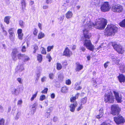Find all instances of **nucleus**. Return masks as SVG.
Returning <instances> with one entry per match:
<instances>
[{
  "instance_id": "nucleus-26",
  "label": "nucleus",
  "mask_w": 125,
  "mask_h": 125,
  "mask_svg": "<svg viewBox=\"0 0 125 125\" xmlns=\"http://www.w3.org/2000/svg\"><path fill=\"white\" fill-rule=\"evenodd\" d=\"M87 98L86 97L82 99L81 102V105H84L86 103L87 101Z\"/></svg>"
},
{
  "instance_id": "nucleus-57",
  "label": "nucleus",
  "mask_w": 125,
  "mask_h": 125,
  "mask_svg": "<svg viewBox=\"0 0 125 125\" xmlns=\"http://www.w3.org/2000/svg\"><path fill=\"white\" fill-rule=\"evenodd\" d=\"M17 80L21 84L22 83V80L21 78H19L17 79Z\"/></svg>"
},
{
  "instance_id": "nucleus-56",
  "label": "nucleus",
  "mask_w": 125,
  "mask_h": 125,
  "mask_svg": "<svg viewBox=\"0 0 125 125\" xmlns=\"http://www.w3.org/2000/svg\"><path fill=\"white\" fill-rule=\"evenodd\" d=\"M46 77H43L41 79V81L42 82H45L46 80Z\"/></svg>"
},
{
  "instance_id": "nucleus-61",
  "label": "nucleus",
  "mask_w": 125,
  "mask_h": 125,
  "mask_svg": "<svg viewBox=\"0 0 125 125\" xmlns=\"http://www.w3.org/2000/svg\"><path fill=\"white\" fill-rule=\"evenodd\" d=\"M80 50L83 52H84L85 50V48L84 47H81L80 48Z\"/></svg>"
},
{
  "instance_id": "nucleus-34",
  "label": "nucleus",
  "mask_w": 125,
  "mask_h": 125,
  "mask_svg": "<svg viewBox=\"0 0 125 125\" xmlns=\"http://www.w3.org/2000/svg\"><path fill=\"white\" fill-rule=\"evenodd\" d=\"M54 47L53 46H48L47 48V51L49 52H50L51 50Z\"/></svg>"
},
{
  "instance_id": "nucleus-52",
  "label": "nucleus",
  "mask_w": 125,
  "mask_h": 125,
  "mask_svg": "<svg viewBox=\"0 0 125 125\" xmlns=\"http://www.w3.org/2000/svg\"><path fill=\"white\" fill-rule=\"evenodd\" d=\"M38 32V31L37 30L36 28H35L33 32V34L35 35H36Z\"/></svg>"
},
{
  "instance_id": "nucleus-40",
  "label": "nucleus",
  "mask_w": 125,
  "mask_h": 125,
  "mask_svg": "<svg viewBox=\"0 0 125 125\" xmlns=\"http://www.w3.org/2000/svg\"><path fill=\"white\" fill-rule=\"evenodd\" d=\"M37 104L36 103H35L33 104L32 105V108L33 109V111L34 112L36 109V106H37Z\"/></svg>"
},
{
  "instance_id": "nucleus-13",
  "label": "nucleus",
  "mask_w": 125,
  "mask_h": 125,
  "mask_svg": "<svg viewBox=\"0 0 125 125\" xmlns=\"http://www.w3.org/2000/svg\"><path fill=\"white\" fill-rule=\"evenodd\" d=\"M77 103L76 102L75 103L71 104L69 106L70 111L72 112H74L75 107L77 106Z\"/></svg>"
},
{
  "instance_id": "nucleus-16",
  "label": "nucleus",
  "mask_w": 125,
  "mask_h": 125,
  "mask_svg": "<svg viewBox=\"0 0 125 125\" xmlns=\"http://www.w3.org/2000/svg\"><path fill=\"white\" fill-rule=\"evenodd\" d=\"M24 69L23 65L22 64H19L17 66L16 70L19 72H21Z\"/></svg>"
},
{
  "instance_id": "nucleus-8",
  "label": "nucleus",
  "mask_w": 125,
  "mask_h": 125,
  "mask_svg": "<svg viewBox=\"0 0 125 125\" xmlns=\"http://www.w3.org/2000/svg\"><path fill=\"white\" fill-rule=\"evenodd\" d=\"M111 8V6L108 2H104L101 4L100 9L102 11L105 12L109 11Z\"/></svg>"
},
{
  "instance_id": "nucleus-58",
  "label": "nucleus",
  "mask_w": 125,
  "mask_h": 125,
  "mask_svg": "<svg viewBox=\"0 0 125 125\" xmlns=\"http://www.w3.org/2000/svg\"><path fill=\"white\" fill-rule=\"evenodd\" d=\"M101 125H111L110 124L107 123L105 122H103Z\"/></svg>"
},
{
  "instance_id": "nucleus-28",
  "label": "nucleus",
  "mask_w": 125,
  "mask_h": 125,
  "mask_svg": "<svg viewBox=\"0 0 125 125\" xmlns=\"http://www.w3.org/2000/svg\"><path fill=\"white\" fill-rule=\"evenodd\" d=\"M119 25L122 27H125V19L120 22Z\"/></svg>"
},
{
  "instance_id": "nucleus-46",
  "label": "nucleus",
  "mask_w": 125,
  "mask_h": 125,
  "mask_svg": "<svg viewBox=\"0 0 125 125\" xmlns=\"http://www.w3.org/2000/svg\"><path fill=\"white\" fill-rule=\"evenodd\" d=\"M66 84L68 85H70L71 83V82L70 80L69 79H68L66 80L65 82Z\"/></svg>"
},
{
  "instance_id": "nucleus-36",
  "label": "nucleus",
  "mask_w": 125,
  "mask_h": 125,
  "mask_svg": "<svg viewBox=\"0 0 125 125\" xmlns=\"http://www.w3.org/2000/svg\"><path fill=\"white\" fill-rule=\"evenodd\" d=\"M42 51L41 53L44 54H46V53L45 49L43 47H41Z\"/></svg>"
},
{
  "instance_id": "nucleus-35",
  "label": "nucleus",
  "mask_w": 125,
  "mask_h": 125,
  "mask_svg": "<svg viewBox=\"0 0 125 125\" xmlns=\"http://www.w3.org/2000/svg\"><path fill=\"white\" fill-rule=\"evenodd\" d=\"M38 92H36L35 94H34L32 95V97L31 98V101H33L34 100V99L37 96Z\"/></svg>"
},
{
  "instance_id": "nucleus-59",
  "label": "nucleus",
  "mask_w": 125,
  "mask_h": 125,
  "mask_svg": "<svg viewBox=\"0 0 125 125\" xmlns=\"http://www.w3.org/2000/svg\"><path fill=\"white\" fill-rule=\"evenodd\" d=\"M109 63V62H107L105 63L104 64V66L105 68H106L108 65V64Z\"/></svg>"
},
{
  "instance_id": "nucleus-18",
  "label": "nucleus",
  "mask_w": 125,
  "mask_h": 125,
  "mask_svg": "<svg viewBox=\"0 0 125 125\" xmlns=\"http://www.w3.org/2000/svg\"><path fill=\"white\" fill-rule=\"evenodd\" d=\"M99 115H97L96 116V118H97L99 119L102 117L103 114V110L102 108H101L99 110Z\"/></svg>"
},
{
  "instance_id": "nucleus-1",
  "label": "nucleus",
  "mask_w": 125,
  "mask_h": 125,
  "mask_svg": "<svg viewBox=\"0 0 125 125\" xmlns=\"http://www.w3.org/2000/svg\"><path fill=\"white\" fill-rule=\"evenodd\" d=\"M107 23V21L106 19L100 18L96 20L95 24L91 21L87 22L84 26V29L89 31L90 28L93 27L97 29L103 30L104 28Z\"/></svg>"
},
{
  "instance_id": "nucleus-62",
  "label": "nucleus",
  "mask_w": 125,
  "mask_h": 125,
  "mask_svg": "<svg viewBox=\"0 0 125 125\" xmlns=\"http://www.w3.org/2000/svg\"><path fill=\"white\" fill-rule=\"evenodd\" d=\"M83 108V107L82 105H81L77 109V110L78 111H79L80 110L82 109Z\"/></svg>"
},
{
  "instance_id": "nucleus-41",
  "label": "nucleus",
  "mask_w": 125,
  "mask_h": 125,
  "mask_svg": "<svg viewBox=\"0 0 125 125\" xmlns=\"http://www.w3.org/2000/svg\"><path fill=\"white\" fill-rule=\"evenodd\" d=\"M20 114L21 113L20 112H18L17 113V114L16 116L15 117V119L16 120H18L19 119V116L20 115Z\"/></svg>"
},
{
  "instance_id": "nucleus-2",
  "label": "nucleus",
  "mask_w": 125,
  "mask_h": 125,
  "mask_svg": "<svg viewBox=\"0 0 125 125\" xmlns=\"http://www.w3.org/2000/svg\"><path fill=\"white\" fill-rule=\"evenodd\" d=\"M83 45L88 49L93 51L94 49V46L92 44L89 38L91 36V34L89 33V30L84 29L83 31Z\"/></svg>"
},
{
  "instance_id": "nucleus-10",
  "label": "nucleus",
  "mask_w": 125,
  "mask_h": 125,
  "mask_svg": "<svg viewBox=\"0 0 125 125\" xmlns=\"http://www.w3.org/2000/svg\"><path fill=\"white\" fill-rule=\"evenodd\" d=\"M114 49L119 54H122L124 52V50L120 45L112 44Z\"/></svg>"
},
{
  "instance_id": "nucleus-30",
  "label": "nucleus",
  "mask_w": 125,
  "mask_h": 125,
  "mask_svg": "<svg viewBox=\"0 0 125 125\" xmlns=\"http://www.w3.org/2000/svg\"><path fill=\"white\" fill-rule=\"evenodd\" d=\"M62 68V66L61 64L59 63H57L56 68L58 70H60Z\"/></svg>"
},
{
  "instance_id": "nucleus-55",
  "label": "nucleus",
  "mask_w": 125,
  "mask_h": 125,
  "mask_svg": "<svg viewBox=\"0 0 125 125\" xmlns=\"http://www.w3.org/2000/svg\"><path fill=\"white\" fill-rule=\"evenodd\" d=\"M52 2V0H46V2L47 4L51 3Z\"/></svg>"
},
{
  "instance_id": "nucleus-22",
  "label": "nucleus",
  "mask_w": 125,
  "mask_h": 125,
  "mask_svg": "<svg viewBox=\"0 0 125 125\" xmlns=\"http://www.w3.org/2000/svg\"><path fill=\"white\" fill-rule=\"evenodd\" d=\"M83 67V66L81 65L78 64H77L76 68V70L77 71H79L82 70Z\"/></svg>"
},
{
  "instance_id": "nucleus-43",
  "label": "nucleus",
  "mask_w": 125,
  "mask_h": 125,
  "mask_svg": "<svg viewBox=\"0 0 125 125\" xmlns=\"http://www.w3.org/2000/svg\"><path fill=\"white\" fill-rule=\"evenodd\" d=\"M54 76V74L53 73H50L49 74V77L51 79H53Z\"/></svg>"
},
{
  "instance_id": "nucleus-17",
  "label": "nucleus",
  "mask_w": 125,
  "mask_h": 125,
  "mask_svg": "<svg viewBox=\"0 0 125 125\" xmlns=\"http://www.w3.org/2000/svg\"><path fill=\"white\" fill-rule=\"evenodd\" d=\"M111 58L114 62H115L117 64H119L120 60L116 56H113Z\"/></svg>"
},
{
  "instance_id": "nucleus-24",
  "label": "nucleus",
  "mask_w": 125,
  "mask_h": 125,
  "mask_svg": "<svg viewBox=\"0 0 125 125\" xmlns=\"http://www.w3.org/2000/svg\"><path fill=\"white\" fill-rule=\"evenodd\" d=\"M68 90V88L67 87L64 86L61 88V91L63 93H66L67 92Z\"/></svg>"
},
{
  "instance_id": "nucleus-9",
  "label": "nucleus",
  "mask_w": 125,
  "mask_h": 125,
  "mask_svg": "<svg viewBox=\"0 0 125 125\" xmlns=\"http://www.w3.org/2000/svg\"><path fill=\"white\" fill-rule=\"evenodd\" d=\"M114 120L115 123L118 125L124 123L125 122L124 118L120 115H118L117 117H114Z\"/></svg>"
},
{
  "instance_id": "nucleus-4",
  "label": "nucleus",
  "mask_w": 125,
  "mask_h": 125,
  "mask_svg": "<svg viewBox=\"0 0 125 125\" xmlns=\"http://www.w3.org/2000/svg\"><path fill=\"white\" fill-rule=\"evenodd\" d=\"M117 30V28L114 25H108L105 29L104 35L107 36L114 35Z\"/></svg>"
},
{
  "instance_id": "nucleus-48",
  "label": "nucleus",
  "mask_w": 125,
  "mask_h": 125,
  "mask_svg": "<svg viewBox=\"0 0 125 125\" xmlns=\"http://www.w3.org/2000/svg\"><path fill=\"white\" fill-rule=\"evenodd\" d=\"M2 32L3 33V35L5 36H6L7 33L6 31L4 29V28L2 27Z\"/></svg>"
},
{
  "instance_id": "nucleus-33",
  "label": "nucleus",
  "mask_w": 125,
  "mask_h": 125,
  "mask_svg": "<svg viewBox=\"0 0 125 125\" xmlns=\"http://www.w3.org/2000/svg\"><path fill=\"white\" fill-rule=\"evenodd\" d=\"M100 0H95L94 1V5L96 6H98L100 3Z\"/></svg>"
},
{
  "instance_id": "nucleus-49",
  "label": "nucleus",
  "mask_w": 125,
  "mask_h": 125,
  "mask_svg": "<svg viewBox=\"0 0 125 125\" xmlns=\"http://www.w3.org/2000/svg\"><path fill=\"white\" fill-rule=\"evenodd\" d=\"M22 33V30L21 29H19L17 30V34H23Z\"/></svg>"
},
{
  "instance_id": "nucleus-7",
  "label": "nucleus",
  "mask_w": 125,
  "mask_h": 125,
  "mask_svg": "<svg viewBox=\"0 0 125 125\" xmlns=\"http://www.w3.org/2000/svg\"><path fill=\"white\" fill-rule=\"evenodd\" d=\"M111 114L114 115H118L120 111V109L118 106L116 104H113L111 106Z\"/></svg>"
},
{
  "instance_id": "nucleus-47",
  "label": "nucleus",
  "mask_w": 125,
  "mask_h": 125,
  "mask_svg": "<svg viewBox=\"0 0 125 125\" xmlns=\"http://www.w3.org/2000/svg\"><path fill=\"white\" fill-rule=\"evenodd\" d=\"M48 90V89L47 88H46L42 92V93L43 94H46Z\"/></svg>"
},
{
  "instance_id": "nucleus-42",
  "label": "nucleus",
  "mask_w": 125,
  "mask_h": 125,
  "mask_svg": "<svg viewBox=\"0 0 125 125\" xmlns=\"http://www.w3.org/2000/svg\"><path fill=\"white\" fill-rule=\"evenodd\" d=\"M125 68V65H121L120 66V69L121 70L124 71Z\"/></svg>"
},
{
  "instance_id": "nucleus-31",
  "label": "nucleus",
  "mask_w": 125,
  "mask_h": 125,
  "mask_svg": "<svg viewBox=\"0 0 125 125\" xmlns=\"http://www.w3.org/2000/svg\"><path fill=\"white\" fill-rule=\"evenodd\" d=\"M76 99L74 96L70 98V101L72 103H75V102L77 103L76 101Z\"/></svg>"
},
{
  "instance_id": "nucleus-6",
  "label": "nucleus",
  "mask_w": 125,
  "mask_h": 125,
  "mask_svg": "<svg viewBox=\"0 0 125 125\" xmlns=\"http://www.w3.org/2000/svg\"><path fill=\"white\" fill-rule=\"evenodd\" d=\"M111 9L114 12L120 13L122 12L123 7L120 4H113L112 5Z\"/></svg>"
},
{
  "instance_id": "nucleus-5",
  "label": "nucleus",
  "mask_w": 125,
  "mask_h": 125,
  "mask_svg": "<svg viewBox=\"0 0 125 125\" xmlns=\"http://www.w3.org/2000/svg\"><path fill=\"white\" fill-rule=\"evenodd\" d=\"M114 100V98L111 91L110 90L106 92L105 95L104 101L105 103H113Z\"/></svg>"
},
{
  "instance_id": "nucleus-45",
  "label": "nucleus",
  "mask_w": 125,
  "mask_h": 125,
  "mask_svg": "<svg viewBox=\"0 0 125 125\" xmlns=\"http://www.w3.org/2000/svg\"><path fill=\"white\" fill-rule=\"evenodd\" d=\"M19 24L21 27L22 28H23L24 26V22L20 20L19 22Z\"/></svg>"
},
{
  "instance_id": "nucleus-20",
  "label": "nucleus",
  "mask_w": 125,
  "mask_h": 125,
  "mask_svg": "<svg viewBox=\"0 0 125 125\" xmlns=\"http://www.w3.org/2000/svg\"><path fill=\"white\" fill-rule=\"evenodd\" d=\"M11 17L9 16H7L5 17L4 19V21L7 24H9Z\"/></svg>"
},
{
  "instance_id": "nucleus-19",
  "label": "nucleus",
  "mask_w": 125,
  "mask_h": 125,
  "mask_svg": "<svg viewBox=\"0 0 125 125\" xmlns=\"http://www.w3.org/2000/svg\"><path fill=\"white\" fill-rule=\"evenodd\" d=\"M73 13L71 11H68L66 14L65 16L67 19L71 18L73 16Z\"/></svg>"
},
{
  "instance_id": "nucleus-25",
  "label": "nucleus",
  "mask_w": 125,
  "mask_h": 125,
  "mask_svg": "<svg viewBox=\"0 0 125 125\" xmlns=\"http://www.w3.org/2000/svg\"><path fill=\"white\" fill-rule=\"evenodd\" d=\"M22 9L23 10L25 9L26 6V3L25 0H22L21 1Z\"/></svg>"
},
{
  "instance_id": "nucleus-23",
  "label": "nucleus",
  "mask_w": 125,
  "mask_h": 125,
  "mask_svg": "<svg viewBox=\"0 0 125 125\" xmlns=\"http://www.w3.org/2000/svg\"><path fill=\"white\" fill-rule=\"evenodd\" d=\"M45 36L44 33H42V32H40L38 34V39H41L44 38Z\"/></svg>"
},
{
  "instance_id": "nucleus-11",
  "label": "nucleus",
  "mask_w": 125,
  "mask_h": 125,
  "mask_svg": "<svg viewBox=\"0 0 125 125\" xmlns=\"http://www.w3.org/2000/svg\"><path fill=\"white\" fill-rule=\"evenodd\" d=\"M114 94L115 95V99L117 103H121L122 101V97L121 95H119L118 92L115 91H114Z\"/></svg>"
},
{
  "instance_id": "nucleus-64",
  "label": "nucleus",
  "mask_w": 125,
  "mask_h": 125,
  "mask_svg": "<svg viewBox=\"0 0 125 125\" xmlns=\"http://www.w3.org/2000/svg\"><path fill=\"white\" fill-rule=\"evenodd\" d=\"M55 94L54 93L52 94H51V98L52 99L54 98H55Z\"/></svg>"
},
{
  "instance_id": "nucleus-27",
  "label": "nucleus",
  "mask_w": 125,
  "mask_h": 125,
  "mask_svg": "<svg viewBox=\"0 0 125 125\" xmlns=\"http://www.w3.org/2000/svg\"><path fill=\"white\" fill-rule=\"evenodd\" d=\"M37 59L39 62H41L42 60V55L40 54H38L37 56Z\"/></svg>"
},
{
  "instance_id": "nucleus-32",
  "label": "nucleus",
  "mask_w": 125,
  "mask_h": 125,
  "mask_svg": "<svg viewBox=\"0 0 125 125\" xmlns=\"http://www.w3.org/2000/svg\"><path fill=\"white\" fill-rule=\"evenodd\" d=\"M9 38L10 40L12 41H14L15 37V34H11L9 35Z\"/></svg>"
},
{
  "instance_id": "nucleus-12",
  "label": "nucleus",
  "mask_w": 125,
  "mask_h": 125,
  "mask_svg": "<svg viewBox=\"0 0 125 125\" xmlns=\"http://www.w3.org/2000/svg\"><path fill=\"white\" fill-rule=\"evenodd\" d=\"M72 54V52L70 51L68 48H66L65 50L63 53V55L67 57H70Z\"/></svg>"
},
{
  "instance_id": "nucleus-38",
  "label": "nucleus",
  "mask_w": 125,
  "mask_h": 125,
  "mask_svg": "<svg viewBox=\"0 0 125 125\" xmlns=\"http://www.w3.org/2000/svg\"><path fill=\"white\" fill-rule=\"evenodd\" d=\"M46 98V97L45 95H41L40 98V100L41 101H42Z\"/></svg>"
},
{
  "instance_id": "nucleus-21",
  "label": "nucleus",
  "mask_w": 125,
  "mask_h": 125,
  "mask_svg": "<svg viewBox=\"0 0 125 125\" xmlns=\"http://www.w3.org/2000/svg\"><path fill=\"white\" fill-rule=\"evenodd\" d=\"M80 83H76L74 86V89L76 90H79L82 89V87L80 86Z\"/></svg>"
},
{
  "instance_id": "nucleus-39",
  "label": "nucleus",
  "mask_w": 125,
  "mask_h": 125,
  "mask_svg": "<svg viewBox=\"0 0 125 125\" xmlns=\"http://www.w3.org/2000/svg\"><path fill=\"white\" fill-rule=\"evenodd\" d=\"M33 49H34V51L33 52V53H36L37 50L38 49V46H37L36 45H34V46Z\"/></svg>"
},
{
  "instance_id": "nucleus-53",
  "label": "nucleus",
  "mask_w": 125,
  "mask_h": 125,
  "mask_svg": "<svg viewBox=\"0 0 125 125\" xmlns=\"http://www.w3.org/2000/svg\"><path fill=\"white\" fill-rule=\"evenodd\" d=\"M26 50L25 46H23L21 50V51L23 52H25Z\"/></svg>"
},
{
  "instance_id": "nucleus-50",
  "label": "nucleus",
  "mask_w": 125,
  "mask_h": 125,
  "mask_svg": "<svg viewBox=\"0 0 125 125\" xmlns=\"http://www.w3.org/2000/svg\"><path fill=\"white\" fill-rule=\"evenodd\" d=\"M4 120L3 119H0V125H4Z\"/></svg>"
},
{
  "instance_id": "nucleus-14",
  "label": "nucleus",
  "mask_w": 125,
  "mask_h": 125,
  "mask_svg": "<svg viewBox=\"0 0 125 125\" xmlns=\"http://www.w3.org/2000/svg\"><path fill=\"white\" fill-rule=\"evenodd\" d=\"M11 92L12 94L16 96L18 95L19 94L18 91L14 87H12L11 88Z\"/></svg>"
},
{
  "instance_id": "nucleus-15",
  "label": "nucleus",
  "mask_w": 125,
  "mask_h": 125,
  "mask_svg": "<svg viewBox=\"0 0 125 125\" xmlns=\"http://www.w3.org/2000/svg\"><path fill=\"white\" fill-rule=\"evenodd\" d=\"M118 80L120 83L124 82L125 81V77L123 74H120L118 77Z\"/></svg>"
},
{
  "instance_id": "nucleus-63",
  "label": "nucleus",
  "mask_w": 125,
  "mask_h": 125,
  "mask_svg": "<svg viewBox=\"0 0 125 125\" xmlns=\"http://www.w3.org/2000/svg\"><path fill=\"white\" fill-rule=\"evenodd\" d=\"M64 16H62L60 17L59 19L60 20L62 21L64 19Z\"/></svg>"
},
{
  "instance_id": "nucleus-29",
  "label": "nucleus",
  "mask_w": 125,
  "mask_h": 125,
  "mask_svg": "<svg viewBox=\"0 0 125 125\" xmlns=\"http://www.w3.org/2000/svg\"><path fill=\"white\" fill-rule=\"evenodd\" d=\"M48 112L46 113L45 115V117L46 118H49L50 116V113L51 112V109L50 108L48 109Z\"/></svg>"
},
{
  "instance_id": "nucleus-37",
  "label": "nucleus",
  "mask_w": 125,
  "mask_h": 125,
  "mask_svg": "<svg viewBox=\"0 0 125 125\" xmlns=\"http://www.w3.org/2000/svg\"><path fill=\"white\" fill-rule=\"evenodd\" d=\"M58 79L60 80H62L63 78V75L62 73L60 74L58 77Z\"/></svg>"
},
{
  "instance_id": "nucleus-60",
  "label": "nucleus",
  "mask_w": 125,
  "mask_h": 125,
  "mask_svg": "<svg viewBox=\"0 0 125 125\" xmlns=\"http://www.w3.org/2000/svg\"><path fill=\"white\" fill-rule=\"evenodd\" d=\"M104 43H103L101 45H100L99 47H98L97 48V49H100V48H102V47L103 46V47H105V46H104Z\"/></svg>"
},
{
  "instance_id": "nucleus-54",
  "label": "nucleus",
  "mask_w": 125,
  "mask_h": 125,
  "mask_svg": "<svg viewBox=\"0 0 125 125\" xmlns=\"http://www.w3.org/2000/svg\"><path fill=\"white\" fill-rule=\"evenodd\" d=\"M46 57L47 58L49 59V61L50 62L51 60H52V58L50 55L49 54H47L46 56Z\"/></svg>"
},
{
  "instance_id": "nucleus-3",
  "label": "nucleus",
  "mask_w": 125,
  "mask_h": 125,
  "mask_svg": "<svg viewBox=\"0 0 125 125\" xmlns=\"http://www.w3.org/2000/svg\"><path fill=\"white\" fill-rule=\"evenodd\" d=\"M18 52L16 49L13 50L11 53V56L13 60L16 61L17 59V56L19 59H22L24 62L28 61L30 60L29 57L25 54L19 53L17 54Z\"/></svg>"
},
{
  "instance_id": "nucleus-44",
  "label": "nucleus",
  "mask_w": 125,
  "mask_h": 125,
  "mask_svg": "<svg viewBox=\"0 0 125 125\" xmlns=\"http://www.w3.org/2000/svg\"><path fill=\"white\" fill-rule=\"evenodd\" d=\"M18 35L19 39L20 40H22L23 39V34H18Z\"/></svg>"
},
{
  "instance_id": "nucleus-51",
  "label": "nucleus",
  "mask_w": 125,
  "mask_h": 125,
  "mask_svg": "<svg viewBox=\"0 0 125 125\" xmlns=\"http://www.w3.org/2000/svg\"><path fill=\"white\" fill-rule=\"evenodd\" d=\"M22 103V101L21 100H19L17 102V105H21Z\"/></svg>"
}]
</instances>
